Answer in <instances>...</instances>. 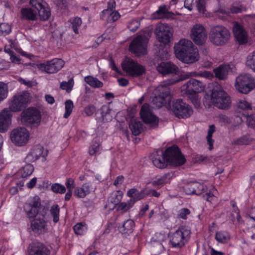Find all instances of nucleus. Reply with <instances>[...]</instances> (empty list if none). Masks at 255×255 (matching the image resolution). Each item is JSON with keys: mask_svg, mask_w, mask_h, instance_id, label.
Returning a JSON list of instances; mask_svg holds the SVG:
<instances>
[{"mask_svg": "<svg viewBox=\"0 0 255 255\" xmlns=\"http://www.w3.org/2000/svg\"><path fill=\"white\" fill-rule=\"evenodd\" d=\"M152 163L158 168H164L167 164L175 166L184 164L186 161L184 156L181 153L179 147L174 145L167 148L165 151L158 149L152 155Z\"/></svg>", "mask_w": 255, "mask_h": 255, "instance_id": "1", "label": "nucleus"}, {"mask_svg": "<svg viewBox=\"0 0 255 255\" xmlns=\"http://www.w3.org/2000/svg\"><path fill=\"white\" fill-rule=\"evenodd\" d=\"M174 49L176 57L184 63H193L199 59L198 50L190 40H181Z\"/></svg>", "mask_w": 255, "mask_h": 255, "instance_id": "2", "label": "nucleus"}, {"mask_svg": "<svg viewBox=\"0 0 255 255\" xmlns=\"http://www.w3.org/2000/svg\"><path fill=\"white\" fill-rule=\"evenodd\" d=\"M193 75L192 73H187L182 75L181 78L174 77L162 82L158 87L159 94L153 97L152 100L153 105L157 108L162 107L166 103L165 99L168 97L170 94V89L168 87Z\"/></svg>", "mask_w": 255, "mask_h": 255, "instance_id": "3", "label": "nucleus"}, {"mask_svg": "<svg viewBox=\"0 0 255 255\" xmlns=\"http://www.w3.org/2000/svg\"><path fill=\"white\" fill-rule=\"evenodd\" d=\"M210 99L211 103L220 109L227 110L231 106V97L220 85L214 88Z\"/></svg>", "mask_w": 255, "mask_h": 255, "instance_id": "4", "label": "nucleus"}, {"mask_svg": "<svg viewBox=\"0 0 255 255\" xmlns=\"http://www.w3.org/2000/svg\"><path fill=\"white\" fill-rule=\"evenodd\" d=\"M23 209L26 217L29 219L35 218L38 213L45 218L48 211L47 208L44 206L41 207V200L37 196H34L30 201L25 203Z\"/></svg>", "mask_w": 255, "mask_h": 255, "instance_id": "5", "label": "nucleus"}, {"mask_svg": "<svg viewBox=\"0 0 255 255\" xmlns=\"http://www.w3.org/2000/svg\"><path fill=\"white\" fill-rule=\"evenodd\" d=\"M210 42L216 46H222L228 42L230 33L228 29L222 25L212 27L209 33Z\"/></svg>", "mask_w": 255, "mask_h": 255, "instance_id": "6", "label": "nucleus"}, {"mask_svg": "<svg viewBox=\"0 0 255 255\" xmlns=\"http://www.w3.org/2000/svg\"><path fill=\"white\" fill-rule=\"evenodd\" d=\"M30 94L25 91L15 94L11 99L8 108L11 112H19L25 109L30 102Z\"/></svg>", "mask_w": 255, "mask_h": 255, "instance_id": "7", "label": "nucleus"}, {"mask_svg": "<svg viewBox=\"0 0 255 255\" xmlns=\"http://www.w3.org/2000/svg\"><path fill=\"white\" fill-rule=\"evenodd\" d=\"M235 86L239 92L247 94L255 88V79L250 74H241L236 78Z\"/></svg>", "mask_w": 255, "mask_h": 255, "instance_id": "8", "label": "nucleus"}, {"mask_svg": "<svg viewBox=\"0 0 255 255\" xmlns=\"http://www.w3.org/2000/svg\"><path fill=\"white\" fill-rule=\"evenodd\" d=\"M21 121L23 125L31 128L37 127L41 121L39 111L35 108L30 107L22 112Z\"/></svg>", "mask_w": 255, "mask_h": 255, "instance_id": "9", "label": "nucleus"}, {"mask_svg": "<svg viewBox=\"0 0 255 255\" xmlns=\"http://www.w3.org/2000/svg\"><path fill=\"white\" fill-rule=\"evenodd\" d=\"M123 70L129 76L133 77H139L145 73V67L134 60L126 58L122 64Z\"/></svg>", "mask_w": 255, "mask_h": 255, "instance_id": "10", "label": "nucleus"}, {"mask_svg": "<svg viewBox=\"0 0 255 255\" xmlns=\"http://www.w3.org/2000/svg\"><path fill=\"white\" fill-rule=\"evenodd\" d=\"M190 230L180 227L170 236V243L173 248L183 247L190 237Z\"/></svg>", "mask_w": 255, "mask_h": 255, "instance_id": "11", "label": "nucleus"}, {"mask_svg": "<svg viewBox=\"0 0 255 255\" xmlns=\"http://www.w3.org/2000/svg\"><path fill=\"white\" fill-rule=\"evenodd\" d=\"M171 109L174 115L179 118H188L193 114L191 107L181 99L173 101Z\"/></svg>", "mask_w": 255, "mask_h": 255, "instance_id": "12", "label": "nucleus"}, {"mask_svg": "<svg viewBox=\"0 0 255 255\" xmlns=\"http://www.w3.org/2000/svg\"><path fill=\"white\" fill-rule=\"evenodd\" d=\"M148 41L145 36H137L130 44L129 50L138 56L145 54Z\"/></svg>", "mask_w": 255, "mask_h": 255, "instance_id": "13", "label": "nucleus"}, {"mask_svg": "<svg viewBox=\"0 0 255 255\" xmlns=\"http://www.w3.org/2000/svg\"><path fill=\"white\" fill-rule=\"evenodd\" d=\"M64 61L61 59L54 58L38 65L39 68L48 74L57 73L64 66Z\"/></svg>", "mask_w": 255, "mask_h": 255, "instance_id": "14", "label": "nucleus"}, {"mask_svg": "<svg viewBox=\"0 0 255 255\" xmlns=\"http://www.w3.org/2000/svg\"><path fill=\"white\" fill-rule=\"evenodd\" d=\"M191 38L198 45H203L207 38V32L204 26L200 24H195L191 30Z\"/></svg>", "mask_w": 255, "mask_h": 255, "instance_id": "15", "label": "nucleus"}, {"mask_svg": "<svg viewBox=\"0 0 255 255\" xmlns=\"http://www.w3.org/2000/svg\"><path fill=\"white\" fill-rule=\"evenodd\" d=\"M155 34L158 41L165 45L170 42L173 34V29L167 24H161L156 28Z\"/></svg>", "mask_w": 255, "mask_h": 255, "instance_id": "16", "label": "nucleus"}, {"mask_svg": "<svg viewBox=\"0 0 255 255\" xmlns=\"http://www.w3.org/2000/svg\"><path fill=\"white\" fill-rule=\"evenodd\" d=\"M28 137V132L24 128H18L13 129L10 135L11 141L19 146L24 145L27 142Z\"/></svg>", "mask_w": 255, "mask_h": 255, "instance_id": "17", "label": "nucleus"}, {"mask_svg": "<svg viewBox=\"0 0 255 255\" xmlns=\"http://www.w3.org/2000/svg\"><path fill=\"white\" fill-rule=\"evenodd\" d=\"M140 115L144 123L150 124L152 127H155L157 126V118L153 115L148 104L145 103L142 106L140 111Z\"/></svg>", "mask_w": 255, "mask_h": 255, "instance_id": "18", "label": "nucleus"}, {"mask_svg": "<svg viewBox=\"0 0 255 255\" xmlns=\"http://www.w3.org/2000/svg\"><path fill=\"white\" fill-rule=\"evenodd\" d=\"M233 31L236 39L240 44L247 43L249 37L248 31L242 24L237 22L234 23Z\"/></svg>", "mask_w": 255, "mask_h": 255, "instance_id": "19", "label": "nucleus"}, {"mask_svg": "<svg viewBox=\"0 0 255 255\" xmlns=\"http://www.w3.org/2000/svg\"><path fill=\"white\" fill-rule=\"evenodd\" d=\"M11 117V112L8 108H4L0 112V132H4L8 130Z\"/></svg>", "mask_w": 255, "mask_h": 255, "instance_id": "20", "label": "nucleus"}, {"mask_svg": "<svg viewBox=\"0 0 255 255\" xmlns=\"http://www.w3.org/2000/svg\"><path fill=\"white\" fill-rule=\"evenodd\" d=\"M30 227L33 232L39 235L43 234L48 231L46 222L43 217L33 219L30 222Z\"/></svg>", "mask_w": 255, "mask_h": 255, "instance_id": "21", "label": "nucleus"}, {"mask_svg": "<svg viewBox=\"0 0 255 255\" xmlns=\"http://www.w3.org/2000/svg\"><path fill=\"white\" fill-rule=\"evenodd\" d=\"M184 86H186L187 93L190 95L200 93L205 89V85L200 81L191 79L188 81Z\"/></svg>", "mask_w": 255, "mask_h": 255, "instance_id": "22", "label": "nucleus"}, {"mask_svg": "<svg viewBox=\"0 0 255 255\" xmlns=\"http://www.w3.org/2000/svg\"><path fill=\"white\" fill-rule=\"evenodd\" d=\"M48 150L44 151V148L40 145L34 146L31 151L27 154L25 158L27 161H34L37 160L41 156L45 159L48 154Z\"/></svg>", "mask_w": 255, "mask_h": 255, "instance_id": "23", "label": "nucleus"}, {"mask_svg": "<svg viewBox=\"0 0 255 255\" xmlns=\"http://www.w3.org/2000/svg\"><path fill=\"white\" fill-rule=\"evenodd\" d=\"M29 255H50V251L40 242L33 243L28 248Z\"/></svg>", "mask_w": 255, "mask_h": 255, "instance_id": "24", "label": "nucleus"}, {"mask_svg": "<svg viewBox=\"0 0 255 255\" xmlns=\"http://www.w3.org/2000/svg\"><path fill=\"white\" fill-rule=\"evenodd\" d=\"M156 69L163 75L176 73L178 71V68L171 62H161L157 66Z\"/></svg>", "mask_w": 255, "mask_h": 255, "instance_id": "25", "label": "nucleus"}, {"mask_svg": "<svg viewBox=\"0 0 255 255\" xmlns=\"http://www.w3.org/2000/svg\"><path fill=\"white\" fill-rule=\"evenodd\" d=\"M146 191L147 188L143 189L140 191H138L136 188H133L128 191L127 195L130 198L129 200L134 204L136 201L140 200L147 196Z\"/></svg>", "mask_w": 255, "mask_h": 255, "instance_id": "26", "label": "nucleus"}, {"mask_svg": "<svg viewBox=\"0 0 255 255\" xmlns=\"http://www.w3.org/2000/svg\"><path fill=\"white\" fill-rule=\"evenodd\" d=\"M38 12L37 10L31 7L22 8L21 9L22 18L29 21L36 20L38 17Z\"/></svg>", "mask_w": 255, "mask_h": 255, "instance_id": "27", "label": "nucleus"}, {"mask_svg": "<svg viewBox=\"0 0 255 255\" xmlns=\"http://www.w3.org/2000/svg\"><path fill=\"white\" fill-rule=\"evenodd\" d=\"M230 67L229 65H221L214 69L215 76L221 80H225L228 77Z\"/></svg>", "mask_w": 255, "mask_h": 255, "instance_id": "28", "label": "nucleus"}, {"mask_svg": "<svg viewBox=\"0 0 255 255\" xmlns=\"http://www.w3.org/2000/svg\"><path fill=\"white\" fill-rule=\"evenodd\" d=\"M135 227V224L133 220L128 219L126 221L122 226H119L118 229L120 233L123 234H131Z\"/></svg>", "mask_w": 255, "mask_h": 255, "instance_id": "29", "label": "nucleus"}, {"mask_svg": "<svg viewBox=\"0 0 255 255\" xmlns=\"http://www.w3.org/2000/svg\"><path fill=\"white\" fill-rule=\"evenodd\" d=\"M132 133L134 135H139L142 130V124L141 122L132 118L129 124Z\"/></svg>", "mask_w": 255, "mask_h": 255, "instance_id": "30", "label": "nucleus"}, {"mask_svg": "<svg viewBox=\"0 0 255 255\" xmlns=\"http://www.w3.org/2000/svg\"><path fill=\"white\" fill-rule=\"evenodd\" d=\"M91 185L89 183L84 184L81 187H77L74 192V195L78 198H84L90 193Z\"/></svg>", "mask_w": 255, "mask_h": 255, "instance_id": "31", "label": "nucleus"}, {"mask_svg": "<svg viewBox=\"0 0 255 255\" xmlns=\"http://www.w3.org/2000/svg\"><path fill=\"white\" fill-rule=\"evenodd\" d=\"M174 174L172 172H168L158 178L156 180L153 181L151 184L153 186H162L164 184L169 183L173 178Z\"/></svg>", "mask_w": 255, "mask_h": 255, "instance_id": "32", "label": "nucleus"}, {"mask_svg": "<svg viewBox=\"0 0 255 255\" xmlns=\"http://www.w3.org/2000/svg\"><path fill=\"white\" fill-rule=\"evenodd\" d=\"M215 239L219 243L226 244L230 240V235L226 231H220L216 233Z\"/></svg>", "mask_w": 255, "mask_h": 255, "instance_id": "33", "label": "nucleus"}, {"mask_svg": "<svg viewBox=\"0 0 255 255\" xmlns=\"http://www.w3.org/2000/svg\"><path fill=\"white\" fill-rule=\"evenodd\" d=\"M101 114L103 121L104 122L111 121L112 119V116L111 115L112 109L109 105H103L100 109Z\"/></svg>", "mask_w": 255, "mask_h": 255, "instance_id": "34", "label": "nucleus"}, {"mask_svg": "<svg viewBox=\"0 0 255 255\" xmlns=\"http://www.w3.org/2000/svg\"><path fill=\"white\" fill-rule=\"evenodd\" d=\"M85 81L90 86L99 88L102 87L103 84L102 82L99 81L97 78H94L91 76H87L84 78Z\"/></svg>", "mask_w": 255, "mask_h": 255, "instance_id": "35", "label": "nucleus"}, {"mask_svg": "<svg viewBox=\"0 0 255 255\" xmlns=\"http://www.w3.org/2000/svg\"><path fill=\"white\" fill-rule=\"evenodd\" d=\"M34 171V167L31 164H26L19 170L22 178H26L30 176Z\"/></svg>", "mask_w": 255, "mask_h": 255, "instance_id": "36", "label": "nucleus"}, {"mask_svg": "<svg viewBox=\"0 0 255 255\" xmlns=\"http://www.w3.org/2000/svg\"><path fill=\"white\" fill-rule=\"evenodd\" d=\"M132 201L128 200L127 202H123L117 204V211L126 212L133 206Z\"/></svg>", "mask_w": 255, "mask_h": 255, "instance_id": "37", "label": "nucleus"}, {"mask_svg": "<svg viewBox=\"0 0 255 255\" xmlns=\"http://www.w3.org/2000/svg\"><path fill=\"white\" fill-rule=\"evenodd\" d=\"M216 128L214 125H210L208 130V134L206 137L207 142L209 145V150H212L213 148L214 140L212 138L213 133L215 131Z\"/></svg>", "mask_w": 255, "mask_h": 255, "instance_id": "38", "label": "nucleus"}, {"mask_svg": "<svg viewBox=\"0 0 255 255\" xmlns=\"http://www.w3.org/2000/svg\"><path fill=\"white\" fill-rule=\"evenodd\" d=\"M50 213L53 217V221L56 223L59 220L60 208L57 204L53 205L50 208Z\"/></svg>", "mask_w": 255, "mask_h": 255, "instance_id": "39", "label": "nucleus"}, {"mask_svg": "<svg viewBox=\"0 0 255 255\" xmlns=\"http://www.w3.org/2000/svg\"><path fill=\"white\" fill-rule=\"evenodd\" d=\"M246 66L255 72V51L250 54L247 58Z\"/></svg>", "mask_w": 255, "mask_h": 255, "instance_id": "40", "label": "nucleus"}, {"mask_svg": "<svg viewBox=\"0 0 255 255\" xmlns=\"http://www.w3.org/2000/svg\"><path fill=\"white\" fill-rule=\"evenodd\" d=\"M37 11H38V16L39 15L40 19L42 20H46L50 17V11L48 8L45 7V5Z\"/></svg>", "mask_w": 255, "mask_h": 255, "instance_id": "41", "label": "nucleus"}, {"mask_svg": "<svg viewBox=\"0 0 255 255\" xmlns=\"http://www.w3.org/2000/svg\"><path fill=\"white\" fill-rule=\"evenodd\" d=\"M100 143L98 140L95 139L93 141L92 144L89 149L88 152L89 154L91 155H96L100 150Z\"/></svg>", "mask_w": 255, "mask_h": 255, "instance_id": "42", "label": "nucleus"}, {"mask_svg": "<svg viewBox=\"0 0 255 255\" xmlns=\"http://www.w3.org/2000/svg\"><path fill=\"white\" fill-rule=\"evenodd\" d=\"M8 95V87L6 84L0 82V102L6 99Z\"/></svg>", "mask_w": 255, "mask_h": 255, "instance_id": "43", "label": "nucleus"}, {"mask_svg": "<svg viewBox=\"0 0 255 255\" xmlns=\"http://www.w3.org/2000/svg\"><path fill=\"white\" fill-rule=\"evenodd\" d=\"M168 9L166 5H161L159 7L158 9L154 13L155 18H162L164 17V15L166 14Z\"/></svg>", "mask_w": 255, "mask_h": 255, "instance_id": "44", "label": "nucleus"}, {"mask_svg": "<svg viewBox=\"0 0 255 255\" xmlns=\"http://www.w3.org/2000/svg\"><path fill=\"white\" fill-rule=\"evenodd\" d=\"M74 80L72 78L70 79L68 82L63 81L60 84V88L65 90L67 92H70L73 87Z\"/></svg>", "mask_w": 255, "mask_h": 255, "instance_id": "45", "label": "nucleus"}, {"mask_svg": "<svg viewBox=\"0 0 255 255\" xmlns=\"http://www.w3.org/2000/svg\"><path fill=\"white\" fill-rule=\"evenodd\" d=\"M65 113L64 115V118H67L71 114L74 105L73 102L70 100H66L65 103Z\"/></svg>", "mask_w": 255, "mask_h": 255, "instance_id": "46", "label": "nucleus"}, {"mask_svg": "<svg viewBox=\"0 0 255 255\" xmlns=\"http://www.w3.org/2000/svg\"><path fill=\"white\" fill-rule=\"evenodd\" d=\"M251 138L248 135H245L235 140L234 143L236 145H246L250 143Z\"/></svg>", "mask_w": 255, "mask_h": 255, "instance_id": "47", "label": "nucleus"}, {"mask_svg": "<svg viewBox=\"0 0 255 255\" xmlns=\"http://www.w3.org/2000/svg\"><path fill=\"white\" fill-rule=\"evenodd\" d=\"M237 106L239 109L243 110H252V106L251 103L245 100H240L237 103Z\"/></svg>", "mask_w": 255, "mask_h": 255, "instance_id": "48", "label": "nucleus"}, {"mask_svg": "<svg viewBox=\"0 0 255 255\" xmlns=\"http://www.w3.org/2000/svg\"><path fill=\"white\" fill-rule=\"evenodd\" d=\"M81 24L82 20L80 17H76L73 20L71 28L75 34H78V29L81 26Z\"/></svg>", "mask_w": 255, "mask_h": 255, "instance_id": "49", "label": "nucleus"}, {"mask_svg": "<svg viewBox=\"0 0 255 255\" xmlns=\"http://www.w3.org/2000/svg\"><path fill=\"white\" fill-rule=\"evenodd\" d=\"M51 190L55 193L63 194L66 191V188L59 183H55L52 185Z\"/></svg>", "mask_w": 255, "mask_h": 255, "instance_id": "50", "label": "nucleus"}, {"mask_svg": "<svg viewBox=\"0 0 255 255\" xmlns=\"http://www.w3.org/2000/svg\"><path fill=\"white\" fill-rule=\"evenodd\" d=\"M29 4L35 10H38L45 4L43 0H30Z\"/></svg>", "mask_w": 255, "mask_h": 255, "instance_id": "51", "label": "nucleus"}, {"mask_svg": "<svg viewBox=\"0 0 255 255\" xmlns=\"http://www.w3.org/2000/svg\"><path fill=\"white\" fill-rule=\"evenodd\" d=\"M190 211L187 208H182L179 210L177 214V218L182 219L183 220H186L187 219V216L190 214Z\"/></svg>", "mask_w": 255, "mask_h": 255, "instance_id": "52", "label": "nucleus"}, {"mask_svg": "<svg viewBox=\"0 0 255 255\" xmlns=\"http://www.w3.org/2000/svg\"><path fill=\"white\" fill-rule=\"evenodd\" d=\"M194 188L195 190L194 194L200 195L202 192L205 190V186L203 184L199 182H193Z\"/></svg>", "mask_w": 255, "mask_h": 255, "instance_id": "53", "label": "nucleus"}, {"mask_svg": "<svg viewBox=\"0 0 255 255\" xmlns=\"http://www.w3.org/2000/svg\"><path fill=\"white\" fill-rule=\"evenodd\" d=\"M140 25V22L137 20H132L129 21L128 25V27L131 31L134 32Z\"/></svg>", "mask_w": 255, "mask_h": 255, "instance_id": "54", "label": "nucleus"}, {"mask_svg": "<svg viewBox=\"0 0 255 255\" xmlns=\"http://www.w3.org/2000/svg\"><path fill=\"white\" fill-rule=\"evenodd\" d=\"M11 31L10 26L7 23L0 24V34L7 35Z\"/></svg>", "mask_w": 255, "mask_h": 255, "instance_id": "55", "label": "nucleus"}, {"mask_svg": "<svg viewBox=\"0 0 255 255\" xmlns=\"http://www.w3.org/2000/svg\"><path fill=\"white\" fill-rule=\"evenodd\" d=\"M246 8L241 5H236L234 3L230 8V13H238L245 11Z\"/></svg>", "mask_w": 255, "mask_h": 255, "instance_id": "56", "label": "nucleus"}, {"mask_svg": "<svg viewBox=\"0 0 255 255\" xmlns=\"http://www.w3.org/2000/svg\"><path fill=\"white\" fill-rule=\"evenodd\" d=\"M193 187V182H191L186 184L183 187L184 190L186 194L188 195L194 194L195 193V190Z\"/></svg>", "mask_w": 255, "mask_h": 255, "instance_id": "57", "label": "nucleus"}, {"mask_svg": "<svg viewBox=\"0 0 255 255\" xmlns=\"http://www.w3.org/2000/svg\"><path fill=\"white\" fill-rule=\"evenodd\" d=\"M230 11L225 8H220L217 11V15L221 18H226L230 15Z\"/></svg>", "mask_w": 255, "mask_h": 255, "instance_id": "58", "label": "nucleus"}, {"mask_svg": "<svg viewBox=\"0 0 255 255\" xmlns=\"http://www.w3.org/2000/svg\"><path fill=\"white\" fill-rule=\"evenodd\" d=\"M216 190L213 188L212 191L206 193L205 195H203L204 199L209 202H211L214 200V199L215 198L214 192H216Z\"/></svg>", "mask_w": 255, "mask_h": 255, "instance_id": "59", "label": "nucleus"}, {"mask_svg": "<svg viewBox=\"0 0 255 255\" xmlns=\"http://www.w3.org/2000/svg\"><path fill=\"white\" fill-rule=\"evenodd\" d=\"M195 160L196 162L198 163H207L210 161V159L209 157L204 156L203 155L198 154L196 156Z\"/></svg>", "mask_w": 255, "mask_h": 255, "instance_id": "60", "label": "nucleus"}, {"mask_svg": "<svg viewBox=\"0 0 255 255\" xmlns=\"http://www.w3.org/2000/svg\"><path fill=\"white\" fill-rule=\"evenodd\" d=\"M84 228V226L81 223H77L73 227V230L75 234L79 235L83 234Z\"/></svg>", "mask_w": 255, "mask_h": 255, "instance_id": "61", "label": "nucleus"}, {"mask_svg": "<svg viewBox=\"0 0 255 255\" xmlns=\"http://www.w3.org/2000/svg\"><path fill=\"white\" fill-rule=\"evenodd\" d=\"M196 7L200 13H204L205 11V0H198L197 1Z\"/></svg>", "mask_w": 255, "mask_h": 255, "instance_id": "62", "label": "nucleus"}, {"mask_svg": "<svg viewBox=\"0 0 255 255\" xmlns=\"http://www.w3.org/2000/svg\"><path fill=\"white\" fill-rule=\"evenodd\" d=\"M116 7V2L114 0H110L108 3V9L103 11L106 13H109L114 11Z\"/></svg>", "mask_w": 255, "mask_h": 255, "instance_id": "63", "label": "nucleus"}, {"mask_svg": "<svg viewBox=\"0 0 255 255\" xmlns=\"http://www.w3.org/2000/svg\"><path fill=\"white\" fill-rule=\"evenodd\" d=\"M96 110L95 107L93 105L88 106L84 109L85 113L88 116H92L96 112Z\"/></svg>", "mask_w": 255, "mask_h": 255, "instance_id": "64", "label": "nucleus"}]
</instances>
